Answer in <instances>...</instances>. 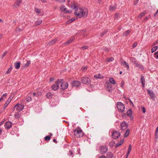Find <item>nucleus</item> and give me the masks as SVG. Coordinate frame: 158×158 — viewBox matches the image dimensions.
I'll use <instances>...</instances> for the list:
<instances>
[{
	"instance_id": "4c0bfd02",
	"label": "nucleus",
	"mask_w": 158,
	"mask_h": 158,
	"mask_svg": "<svg viewBox=\"0 0 158 158\" xmlns=\"http://www.w3.org/2000/svg\"><path fill=\"white\" fill-rule=\"evenodd\" d=\"M20 115L18 113H15V118H19L20 117Z\"/></svg>"
},
{
	"instance_id": "cd10ccee",
	"label": "nucleus",
	"mask_w": 158,
	"mask_h": 158,
	"mask_svg": "<svg viewBox=\"0 0 158 158\" xmlns=\"http://www.w3.org/2000/svg\"><path fill=\"white\" fill-rule=\"evenodd\" d=\"M52 94L50 92L46 94V96L47 98H52Z\"/></svg>"
},
{
	"instance_id": "79ce46f5",
	"label": "nucleus",
	"mask_w": 158,
	"mask_h": 158,
	"mask_svg": "<svg viewBox=\"0 0 158 158\" xmlns=\"http://www.w3.org/2000/svg\"><path fill=\"white\" fill-rule=\"evenodd\" d=\"M108 31V30H107L104 31L101 34V35L102 37L105 34H106V33Z\"/></svg>"
},
{
	"instance_id": "f3484780",
	"label": "nucleus",
	"mask_w": 158,
	"mask_h": 158,
	"mask_svg": "<svg viewBox=\"0 0 158 158\" xmlns=\"http://www.w3.org/2000/svg\"><path fill=\"white\" fill-rule=\"evenodd\" d=\"M127 114L128 116L131 117V119H133V118L132 117V114L131 109H130L128 110L127 112Z\"/></svg>"
},
{
	"instance_id": "69168bd1",
	"label": "nucleus",
	"mask_w": 158,
	"mask_h": 158,
	"mask_svg": "<svg viewBox=\"0 0 158 158\" xmlns=\"http://www.w3.org/2000/svg\"><path fill=\"white\" fill-rule=\"evenodd\" d=\"M118 15L119 14L118 13H116L115 15V16L116 18H118Z\"/></svg>"
},
{
	"instance_id": "7ed1b4c3",
	"label": "nucleus",
	"mask_w": 158,
	"mask_h": 158,
	"mask_svg": "<svg viewBox=\"0 0 158 158\" xmlns=\"http://www.w3.org/2000/svg\"><path fill=\"white\" fill-rule=\"evenodd\" d=\"M74 134L76 137L80 138L84 135L80 127H77L74 131Z\"/></svg>"
},
{
	"instance_id": "393cba45",
	"label": "nucleus",
	"mask_w": 158,
	"mask_h": 158,
	"mask_svg": "<svg viewBox=\"0 0 158 158\" xmlns=\"http://www.w3.org/2000/svg\"><path fill=\"white\" fill-rule=\"evenodd\" d=\"M20 63L19 62H16L15 63V68L17 69H18L20 67Z\"/></svg>"
},
{
	"instance_id": "7c9ffc66",
	"label": "nucleus",
	"mask_w": 158,
	"mask_h": 158,
	"mask_svg": "<svg viewBox=\"0 0 158 158\" xmlns=\"http://www.w3.org/2000/svg\"><path fill=\"white\" fill-rule=\"evenodd\" d=\"M42 22V20L40 19H38L37 21L35 22V26L39 25L41 24Z\"/></svg>"
},
{
	"instance_id": "6e6552de",
	"label": "nucleus",
	"mask_w": 158,
	"mask_h": 158,
	"mask_svg": "<svg viewBox=\"0 0 158 158\" xmlns=\"http://www.w3.org/2000/svg\"><path fill=\"white\" fill-rule=\"evenodd\" d=\"M100 152L101 154L106 153L108 150V148L106 146H101L100 147Z\"/></svg>"
},
{
	"instance_id": "e2e57ef3",
	"label": "nucleus",
	"mask_w": 158,
	"mask_h": 158,
	"mask_svg": "<svg viewBox=\"0 0 158 158\" xmlns=\"http://www.w3.org/2000/svg\"><path fill=\"white\" fill-rule=\"evenodd\" d=\"M72 22H71V21L70 19L68 20L67 22H66V23L67 24H69L71 23Z\"/></svg>"
},
{
	"instance_id": "1a4fd4ad",
	"label": "nucleus",
	"mask_w": 158,
	"mask_h": 158,
	"mask_svg": "<svg viewBox=\"0 0 158 158\" xmlns=\"http://www.w3.org/2000/svg\"><path fill=\"white\" fill-rule=\"evenodd\" d=\"M68 83L66 81H63L61 84L60 88L62 89H65L68 88Z\"/></svg>"
},
{
	"instance_id": "9b49d317",
	"label": "nucleus",
	"mask_w": 158,
	"mask_h": 158,
	"mask_svg": "<svg viewBox=\"0 0 158 158\" xmlns=\"http://www.w3.org/2000/svg\"><path fill=\"white\" fill-rule=\"evenodd\" d=\"M147 92L149 94L150 96V98L152 99V100H154L155 98V95L154 94L152 90H150L149 89L147 90Z\"/></svg>"
},
{
	"instance_id": "c9c22d12",
	"label": "nucleus",
	"mask_w": 158,
	"mask_h": 158,
	"mask_svg": "<svg viewBox=\"0 0 158 158\" xmlns=\"http://www.w3.org/2000/svg\"><path fill=\"white\" fill-rule=\"evenodd\" d=\"M158 48L157 46H155L152 48L151 50V52L153 53L155 52Z\"/></svg>"
},
{
	"instance_id": "9d476101",
	"label": "nucleus",
	"mask_w": 158,
	"mask_h": 158,
	"mask_svg": "<svg viewBox=\"0 0 158 158\" xmlns=\"http://www.w3.org/2000/svg\"><path fill=\"white\" fill-rule=\"evenodd\" d=\"M120 134L119 132L117 131H115L113 132L112 136L113 139H116L118 138V137L120 136Z\"/></svg>"
},
{
	"instance_id": "bf43d9fd",
	"label": "nucleus",
	"mask_w": 158,
	"mask_h": 158,
	"mask_svg": "<svg viewBox=\"0 0 158 158\" xmlns=\"http://www.w3.org/2000/svg\"><path fill=\"white\" fill-rule=\"evenodd\" d=\"M142 111L143 113H145L146 112V109L145 107H142Z\"/></svg>"
},
{
	"instance_id": "ddd939ff",
	"label": "nucleus",
	"mask_w": 158,
	"mask_h": 158,
	"mask_svg": "<svg viewBox=\"0 0 158 158\" xmlns=\"http://www.w3.org/2000/svg\"><path fill=\"white\" fill-rule=\"evenodd\" d=\"M21 2V0H17L15 2L14 4L13 5V6H15L17 8L20 6Z\"/></svg>"
},
{
	"instance_id": "72a5a7b5",
	"label": "nucleus",
	"mask_w": 158,
	"mask_h": 158,
	"mask_svg": "<svg viewBox=\"0 0 158 158\" xmlns=\"http://www.w3.org/2000/svg\"><path fill=\"white\" fill-rule=\"evenodd\" d=\"M23 28H16L15 30V31L17 32V33H19L20 32H21V31H22L23 30Z\"/></svg>"
},
{
	"instance_id": "bb28decb",
	"label": "nucleus",
	"mask_w": 158,
	"mask_h": 158,
	"mask_svg": "<svg viewBox=\"0 0 158 158\" xmlns=\"http://www.w3.org/2000/svg\"><path fill=\"white\" fill-rule=\"evenodd\" d=\"M94 78H102L103 77V76H102L100 73L95 74L94 76Z\"/></svg>"
},
{
	"instance_id": "5701e85b",
	"label": "nucleus",
	"mask_w": 158,
	"mask_h": 158,
	"mask_svg": "<svg viewBox=\"0 0 158 158\" xmlns=\"http://www.w3.org/2000/svg\"><path fill=\"white\" fill-rule=\"evenodd\" d=\"M116 4H114L113 6H110L109 7V10L111 11H113L114 10L116 7Z\"/></svg>"
},
{
	"instance_id": "f8f14e48",
	"label": "nucleus",
	"mask_w": 158,
	"mask_h": 158,
	"mask_svg": "<svg viewBox=\"0 0 158 158\" xmlns=\"http://www.w3.org/2000/svg\"><path fill=\"white\" fill-rule=\"evenodd\" d=\"M12 125V123L10 121H7L5 123V125L6 129H8L10 128L11 127Z\"/></svg>"
},
{
	"instance_id": "b1692460",
	"label": "nucleus",
	"mask_w": 158,
	"mask_h": 158,
	"mask_svg": "<svg viewBox=\"0 0 158 158\" xmlns=\"http://www.w3.org/2000/svg\"><path fill=\"white\" fill-rule=\"evenodd\" d=\"M72 4L71 5V8L73 10H76L77 8H78V7L77 6L75 5L74 2L72 3Z\"/></svg>"
},
{
	"instance_id": "a19ab883",
	"label": "nucleus",
	"mask_w": 158,
	"mask_h": 158,
	"mask_svg": "<svg viewBox=\"0 0 158 158\" xmlns=\"http://www.w3.org/2000/svg\"><path fill=\"white\" fill-rule=\"evenodd\" d=\"M51 138V137L50 136H48V135L46 136L44 138V139L46 141H48L50 140Z\"/></svg>"
},
{
	"instance_id": "a211bd4d",
	"label": "nucleus",
	"mask_w": 158,
	"mask_h": 158,
	"mask_svg": "<svg viewBox=\"0 0 158 158\" xmlns=\"http://www.w3.org/2000/svg\"><path fill=\"white\" fill-rule=\"evenodd\" d=\"M141 79L142 86L143 87L145 86V80L144 76L142 75H141Z\"/></svg>"
},
{
	"instance_id": "5fc2aeb1",
	"label": "nucleus",
	"mask_w": 158,
	"mask_h": 158,
	"mask_svg": "<svg viewBox=\"0 0 158 158\" xmlns=\"http://www.w3.org/2000/svg\"><path fill=\"white\" fill-rule=\"evenodd\" d=\"M54 80V78L52 77H51L50 78L49 81L50 82H52V81H53Z\"/></svg>"
},
{
	"instance_id": "09e8293b",
	"label": "nucleus",
	"mask_w": 158,
	"mask_h": 158,
	"mask_svg": "<svg viewBox=\"0 0 158 158\" xmlns=\"http://www.w3.org/2000/svg\"><path fill=\"white\" fill-rule=\"evenodd\" d=\"M9 103L8 102H6L5 104H4V108L5 109L6 108L7 106L8 105Z\"/></svg>"
},
{
	"instance_id": "2eb2a0df",
	"label": "nucleus",
	"mask_w": 158,
	"mask_h": 158,
	"mask_svg": "<svg viewBox=\"0 0 158 158\" xmlns=\"http://www.w3.org/2000/svg\"><path fill=\"white\" fill-rule=\"evenodd\" d=\"M72 84L73 86L77 87L80 85V83L79 81H74L72 82Z\"/></svg>"
},
{
	"instance_id": "423d86ee",
	"label": "nucleus",
	"mask_w": 158,
	"mask_h": 158,
	"mask_svg": "<svg viewBox=\"0 0 158 158\" xmlns=\"http://www.w3.org/2000/svg\"><path fill=\"white\" fill-rule=\"evenodd\" d=\"M60 8L62 12L65 13H71L72 12V11L71 10H67L66 8L64 5H63L60 6Z\"/></svg>"
},
{
	"instance_id": "39448f33",
	"label": "nucleus",
	"mask_w": 158,
	"mask_h": 158,
	"mask_svg": "<svg viewBox=\"0 0 158 158\" xmlns=\"http://www.w3.org/2000/svg\"><path fill=\"white\" fill-rule=\"evenodd\" d=\"M90 80L88 77H83L81 79V82L85 84H89L91 82Z\"/></svg>"
},
{
	"instance_id": "6ab92c4d",
	"label": "nucleus",
	"mask_w": 158,
	"mask_h": 158,
	"mask_svg": "<svg viewBox=\"0 0 158 158\" xmlns=\"http://www.w3.org/2000/svg\"><path fill=\"white\" fill-rule=\"evenodd\" d=\"M57 40L56 39H55L52 40L50 42L48 43L47 45H52L53 44L57 41Z\"/></svg>"
},
{
	"instance_id": "13d9d810",
	"label": "nucleus",
	"mask_w": 158,
	"mask_h": 158,
	"mask_svg": "<svg viewBox=\"0 0 158 158\" xmlns=\"http://www.w3.org/2000/svg\"><path fill=\"white\" fill-rule=\"evenodd\" d=\"M124 82L123 81H122L121 82V86L123 87L124 85Z\"/></svg>"
},
{
	"instance_id": "e433bc0d",
	"label": "nucleus",
	"mask_w": 158,
	"mask_h": 158,
	"mask_svg": "<svg viewBox=\"0 0 158 158\" xmlns=\"http://www.w3.org/2000/svg\"><path fill=\"white\" fill-rule=\"evenodd\" d=\"M124 140L123 139H122L121 140V143H117V144L116 145V147H117L120 146L121 144H123V143Z\"/></svg>"
},
{
	"instance_id": "473e14b6",
	"label": "nucleus",
	"mask_w": 158,
	"mask_h": 158,
	"mask_svg": "<svg viewBox=\"0 0 158 158\" xmlns=\"http://www.w3.org/2000/svg\"><path fill=\"white\" fill-rule=\"evenodd\" d=\"M63 81L64 80L63 79H58L57 81H56V83H58L59 84L63 82Z\"/></svg>"
},
{
	"instance_id": "58836bf2",
	"label": "nucleus",
	"mask_w": 158,
	"mask_h": 158,
	"mask_svg": "<svg viewBox=\"0 0 158 158\" xmlns=\"http://www.w3.org/2000/svg\"><path fill=\"white\" fill-rule=\"evenodd\" d=\"M32 100V98L31 97L29 96H27L26 98V100L28 102H29L31 101Z\"/></svg>"
},
{
	"instance_id": "4d7b16f0",
	"label": "nucleus",
	"mask_w": 158,
	"mask_h": 158,
	"mask_svg": "<svg viewBox=\"0 0 158 158\" xmlns=\"http://www.w3.org/2000/svg\"><path fill=\"white\" fill-rule=\"evenodd\" d=\"M14 97V94H11L10 96V97L9 98H10V99H11L12 100V99L13 98V97Z\"/></svg>"
},
{
	"instance_id": "8fccbe9b",
	"label": "nucleus",
	"mask_w": 158,
	"mask_h": 158,
	"mask_svg": "<svg viewBox=\"0 0 158 158\" xmlns=\"http://www.w3.org/2000/svg\"><path fill=\"white\" fill-rule=\"evenodd\" d=\"M7 53V51H6L3 53L2 56V58L6 56Z\"/></svg>"
},
{
	"instance_id": "ea45409f",
	"label": "nucleus",
	"mask_w": 158,
	"mask_h": 158,
	"mask_svg": "<svg viewBox=\"0 0 158 158\" xmlns=\"http://www.w3.org/2000/svg\"><path fill=\"white\" fill-rule=\"evenodd\" d=\"M132 149V146L131 145H129L128 149V154H129Z\"/></svg>"
},
{
	"instance_id": "c756f323",
	"label": "nucleus",
	"mask_w": 158,
	"mask_h": 158,
	"mask_svg": "<svg viewBox=\"0 0 158 158\" xmlns=\"http://www.w3.org/2000/svg\"><path fill=\"white\" fill-rule=\"evenodd\" d=\"M109 81L111 83L114 84L116 83V82L115 80L112 77H110L109 78Z\"/></svg>"
},
{
	"instance_id": "f704fd0d",
	"label": "nucleus",
	"mask_w": 158,
	"mask_h": 158,
	"mask_svg": "<svg viewBox=\"0 0 158 158\" xmlns=\"http://www.w3.org/2000/svg\"><path fill=\"white\" fill-rule=\"evenodd\" d=\"M31 63L30 60H27L26 63L24 65V67H28Z\"/></svg>"
},
{
	"instance_id": "774afa93",
	"label": "nucleus",
	"mask_w": 158,
	"mask_h": 158,
	"mask_svg": "<svg viewBox=\"0 0 158 158\" xmlns=\"http://www.w3.org/2000/svg\"><path fill=\"white\" fill-rule=\"evenodd\" d=\"M7 94L6 93H5L4 94H3L2 95V96L5 97H6L7 96Z\"/></svg>"
},
{
	"instance_id": "20e7f679",
	"label": "nucleus",
	"mask_w": 158,
	"mask_h": 158,
	"mask_svg": "<svg viewBox=\"0 0 158 158\" xmlns=\"http://www.w3.org/2000/svg\"><path fill=\"white\" fill-rule=\"evenodd\" d=\"M117 107L118 110L122 112L124 110L125 106L124 104L120 102H118L117 103Z\"/></svg>"
},
{
	"instance_id": "864d4df0",
	"label": "nucleus",
	"mask_w": 158,
	"mask_h": 158,
	"mask_svg": "<svg viewBox=\"0 0 158 158\" xmlns=\"http://www.w3.org/2000/svg\"><path fill=\"white\" fill-rule=\"evenodd\" d=\"M35 11L37 13H39L40 12V10L36 8Z\"/></svg>"
},
{
	"instance_id": "dca6fc26",
	"label": "nucleus",
	"mask_w": 158,
	"mask_h": 158,
	"mask_svg": "<svg viewBox=\"0 0 158 158\" xmlns=\"http://www.w3.org/2000/svg\"><path fill=\"white\" fill-rule=\"evenodd\" d=\"M75 39V37L74 36L71 37L69 40H68V41L65 43L64 45H67L68 44L72 43L74 40Z\"/></svg>"
},
{
	"instance_id": "f257e3e1",
	"label": "nucleus",
	"mask_w": 158,
	"mask_h": 158,
	"mask_svg": "<svg viewBox=\"0 0 158 158\" xmlns=\"http://www.w3.org/2000/svg\"><path fill=\"white\" fill-rule=\"evenodd\" d=\"M74 14L79 18L82 17H86L88 15V10H87L82 9L81 8H77L75 11Z\"/></svg>"
},
{
	"instance_id": "4468645a",
	"label": "nucleus",
	"mask_w": 158,
	"mask_h": 158,
	"mask_svg": "<svg viewBox=\"0 0 158 158\" xmlns=\"http://www.w3.org/2000/svg\"><path fill=\"white\" fill-rule=\"evenodd\" d=\"M52 89L54 90H57L59 88V84L58 83H55L52 85L51 86Z\"/></svg>"
},
{
	"instance_id": "0e129e2a",
	"label": "nucleus",
	"mask_w": 158,
	"mask_h": 158,
	"mask_svg": "<svg viewBox=\"0 0 158 158\" xmlns=\"http://www.w3.org/2000/svg\"><path fill=\"white\" fill-rule=\"evenodd\" d=\"M99 158H106V157L105 156H99Z\"/></svg>"
},
{
	"instance_id": "338daca9",
	"label": "nucleus",
	"mask_w": 158,
	"mask_h": 158,
	"mask_svg": "<svg viewBox=\"0 0 158 158\" xmlns=\"http://www.w3.org/2000/svg\"><path fill=\"white\" fill-rule=\"evenodd\" d=\"M70 20L71 21V22H72L74 21H75V19L74 18H72Z\"/></svg>"
},
{
	"instance_id": "680f3d73",
	"label": "nucleus",
	"mask_w": 158,
	"mask_h": 158,
	"mask_svg": "<svg viewBox=\"0 0 158 158\" xmlns=\"http://www.w3.org/2000/svg\"><path fill=\"white\" fill-rule=\"evenodd\" d=\"M69 152L70 155H72L73 154V152L71 150H70Z\"/></svg>"
},
{
	"instance_id": "37998d69",
	"label": "nucleus",
	"mask_w": 158,
	"mask_h": 158,
	"mask_svg": "<svg viewBox=\"0 0 158 158\" xmlns=\"http://www.w3.org/2000/svg\"><path fill=\"white\" fill-rule=\"evenodd\" d=\"M106 85L108 88H111L112 87V85L109 82L106 83Z\"/></svg>"
},
{
	"instance_id": "603ef678",
	"label": "nucleus",
	"mask_w": 158,
	"mask_h": 158,
	"mask_svg": "<svg viewBox=\"0 0 158 158\" xmlns=\"http://www.w3.org/2000/svg\"><path fill=\"white\" fill-rule=\"evenodd\" d=\"M137 42H134V44L133 45V48L135 47H136V46H137Z\"/></svg>"
},
{
	"instance_id": "2f4dec72",
	"label": "nucleus",
	"mask_w": 158,
	"mask_h": 158,
	"mask_svg": "<svg viewBox=\"0 0 158 158\" xmlns=\"http://www.w3.org/2000/svg\"><path fill=\"white\" fill-rule=\"evenodd\" d=\"M146 13V11H143V12H142L138 16V17L140 18H142Z\"/></svg>"
},
{
	"instance_id": "a878e982",
	"label": "nucleus",
	"mask_w": 158,
	"mask_h": 158,
	"mask_svg": "<svg viewBox=\"0 0 158 158\" xmlns=\"http://www.w3.org/2000/svg\"><path fill=\"white\" fill-rule=\"evenodd\" d=\"M135 66L136 67H137L138 68L142 70H143L144 69L142 64H140L138 63L135 64Z\"/></svg>"
},
{
	"instance_id": "a18cd8bd",
	"label": "nucleus",
	"mask_w": 158,
	"mask_h": 158,
	"mask_svg": "<svg viewBox=\"0 0 158 158\" xmlns=\"http://www.w3.org/2000/svg\"><path fill=\"white\" fill-rule=\"evenodd\" d=\"M126 100H128L129 101V102L132 105V106H134L133 103L129 98H126Z\"/></svg>"
},
{
	"instance_id": "de8ad7c7",
	"label": "nucleus",
	"mask_w": 158,
	"mask_h": 158,
	"mask_svg": "<svg viewBox=\"0 0 158 158\" xmlns=\"http://www.w3.org/2000/svg\"><path fill=\"white\" fill-rule=\"evenodd\" d=\"M55 0L56 2H59L60 3H62V2H64L65 1V0Z\"/></svg>"
},
{
	"instance_id": "412c9836",
	"label": "nucleus",
	"mask_w": 158,
	"mask_h": 158,
	"mask_svg": "<svg viewBox=\"0 0 158 158\" xmlns=\"http://www.w3.org/2000/svg\"><path fill=\"white\" fill-rule=\"evenodd\" d=\"M106 156L107 158H112L113 156V154L111 152H108L107 153Z\"/></svg>"
},
{
	"instance_id": "052dcab7",
	"label": "nucleus",
	"mask_w": 158,
	"mask_h": 158,
	"mask_svg": "<svg viewBox=\"0 0 158 158\" xmlns=\"http://www.w3.org/2000/svg\"><path fill=\"white\" fill-rule=\"evenodd\" d=\"M33 97H35V96H38L39 95H38V94H36L35 93H34L33 94Z\"/></svg>"
},
{
	"instance_id": "0eeeda50",
	"label": "nucleus",
	"mask_w": 158,
	"mask_h": 158,
	"mask_svg": "<svg viewBox=\"0 0 158 158\" xmlns=\"http://www.w3.org/2000/svg\"><path fill=\"white\" fill-rule=\"evenodd\" d=\"M24 106L22 104H19L18 103L16 104L14 106V110L15 108L16 107V110L18 111H20L22 110L24 108Z\"/></svg>"
},
{
	"instance_id": "6e6d98bb",
	"label": "nucleus",
	"mask_w": 158,
	"mask_h": 158,
	"mask_svg": "<svg viewBox=\"0 0 158 158\" xmlns=\"http://www.w3.org/2000/svg\"><path fill=\"white\" fill-rule=\"evenodd\" d=\"M87 69V68L86 66L85 67H82V69L83 70V71H85V70H86Z\"/></svg>"
},
{
	"instance_id": "c03bdc74",
	"label": "nucleus",
	"mask_w": 158,
	"mask_h": 158,
	"mask_svg": "<svg viewBox=\"0 0 158 158\" xmlns=\"http://www.w3.org/2000/svg\"><path fill=\"white\" fill-rule=\"evenodd\" d=\"M114 60V58L113 57H111L109 59L108 58H107V61L108 62H110L113 61Z\"/></svg>"
},
{
	"instance_id": "4be33fe9",
	"label": "nucleus",
	"mask_w": 158,
	"mask_h": 158,
	"mask_svg": "<svg viewBox=\"0 0 158 158\" xmlns=\"http://www.w3.org/2000/svg\"><path fill=\"white\" fill-rule=\"evenodd\" d=\"M122 64L123 66H124L125 67H127V70H129V64L126 61H124L123 63H122Z\"/></svg>"
},
{
	"instance_id": "49530a36",
	"label": "nucleus",
	"mask_w": 158,
	"mask_h": 158,
	"mask_svg": "<svg viewBox=\"0 0 158 158\" xmlns=\"http://www.w3.org/2000/svg\"><path fill=\"white\" fill-rule=\"evenodd\" d=\"M88 48V46L87 45H85V46H82L81 48V49L82 50H84L85 49H87Z\"/></svg>"
},
{
	"instance_id": "f03ea898",
	"label": "nucleus",
	"mask_w": 158,
	"mask_h": 158,
	"mask_svg": "<svg viewBox=\"0 0 158 158\" xmlns=\"http://www.w3.org/2000/svg\"><path fill=\"white\" fill-rule=\"evenodd\" d=\"M128 125L125 122H123L120 124L121 130L123 131V132H124V137H127L129 135L130 130L127 128L128 127Z\"/></svg>"
},
{
	"instance_id": "3c124183",
	"label": "nucleus",
	"mask_w": 158,
	"mask_h": 158,
	"mask_svg": "<svg viewBox=\"0 0 158 158\" xmlns=\"http://www.w3.org/2000/svg\"><path fill=\"white\" fill-rule=\"evenodd\" d=\"M155 137L156 139L158 138V132L157 131H156Z\"/></svg>"
},
{
	"instance_id": "aec40b11",
	"label": "nucleus",
	"mask_w": 158,
	"mask_h": 158,
	"mask_svg": "<svg viewBox=\"0 0 158 158\" xmlns=\"http://www.w3.org/2000/svg\"><path fill=\"white\" fill-rule=\"evenodd\" d=\"M130 60L132 62L133 64H136L137 63V61L136 59L134 57L131 58Z\"/></svg>"
},
{
	"instance_id": "c85d7f7f",
	"label": "nucleus",
	"mask_w": 158,
	"mask_h": 158,
	"mask_svg": "<svg viewBox=\"0 0 158 158\" xmlns=\"http://www.w3.org/2000/svg\"><path fill=\"white\" fill-rule=\"evenodd\" d=\"M131 31L130 30H128L126 31H125L123 34V35L124 36H127L129 33L131 32Z\"/></svg>"
}]
</instances>
